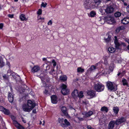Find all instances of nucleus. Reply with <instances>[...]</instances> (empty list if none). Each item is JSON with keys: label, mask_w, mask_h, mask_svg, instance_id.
Masks as SVG:
<instances>
[{"label": "nucleus", "mask_w": 129, "mask_h": 129, "mask_svg": "<svg viewBox=\"0 0 129 129\" xmlns=\"http://www.w3.org/2000/svg\"><path fill=\"white\" fill-rule=\"evenodd\" d=\"M22 108L23 110L26 112H29L31 110V109L28 107L27 105L26 104H24L22 105Z\"/></svg>", "instance_id": "obj_14"}, {"label": "nucleus", "mask_w": 129, "mask_h": 129, "mask_svg": "<svg viewBox=\"0 0 129 129\" xmlns=\"http://www.w3.org/2000/svg\"><path fill=\"white\" fill-rule=\"evenodd\" d=\"M126 121V118L122 117L116 119L115 121V124L116 125H118L121 123L125 122Z\"/></svg>", "instance_id": "obj_5"}, {"label": "nucleus", "mask_w": 129, "mask_h": 129, "mask_svg": "<svg viewBox=\"0 0 129 129\" xmlns=\"http://www.w3.org/2000/svg\"><path fill=\"white\" fill-rule=\"evenodd\" d=\"M113 110L114 113L116 114H118L119 111V108L117 107H113Z\"/></svg>", "instance_id": "obj_27"}, {"label": "nucleus", "mask_w": 129, "mask_h": 129, "mask_svg": "<svg viewBox=\"0 0 129 129\" xmlns=\"http://www.w3.org/2000/svg\"><path fill=\"white\" fill-rule=\"evenodd\" d=\"M22 121L24 123H25L26 122L25 121L24 119L23 118H22Z\"/></svg>", "instance_id": "obj_60"}, {"label": "nucleus", "mask_w": 129, "mask_h": 129, "mask_svg": "<svg viewBox=\"0 0 129 129\" xmlns=\"http://www.w3.org/2000/svg\"><path fill=\"white\" fill-rule=\"evenodd\" d=\"M61 110L62 113L66 115H67L68 113L67 112V108L66 107L63 106L61 108Z\"/></svg>", "instance_id": "obj_23"}, {"label": "nucleus", "mask_w": 129, "mask_h": 129, "mask_svg": "<svg viewBox=\"0 0 129 129\" xmlns=\"http://www.w3.org/2000/svg\"><path fill=\"white\" fill-rule=\"evenodd\" d=\"M3 112L4 114L7 115H9L10 114V112L9 110L6 108L5 109Z\"/></svg>", "instance_id": "obj_34"}, {"label": "nucleus", "mask_w": 129, "mask_h": 129, "mask_svg": "<svg viewBox=\"0 0 129 129\" xmlns=\"http://www.w3.org/2000/svg\"><path fill=\"white\" fill-rule=\"evenodd\" d=\"M96 15V13L94 11L90 12V16L91 17H93Z\"/></svg>", "instance_id": "obj_37"}, {"label": "nucleus", "mask_w": 129, "mask_h": 129, "mask_svg": "<svg viewBox=\"0 0 129 129\" xmlns=\"http://www.w3.org/2000/svg\"><path fill=\"white\" fill-rule=\"evenodd\" d=\"M93 112L92 111H89L88 112H85L83 113V114L85 117H87L90 116L93 114Z\"/></svg>", "instance_id": "obj_15"}, {"label": "nucleus", "mask_w": 129, "mask_h": 129, "mask_svg": "<svg viewBox=\"0 0 129 129\" xmlns=\"http://www.w3.org/2000/svg\"><path fill=\"white\" fill-rule=\"evenodd\" d=\"M51 102L52 103L54 104L57 103V98L55 95H53L51 97Z\"/></svg>", "instance_id": "obj_17"}, {"label": "nucleus", "mask_w": 129, "mask_h": 129, "mask_svg": "<svg viewBox=\"0 0 129 129\" xmlns=\"http://www.w3.org/2000/svg\"><path fill=\"white\" fill-rule=\"evenodd\" d=\"M108 50L109 52L111 53L114 52L115 50V48L111 47H109L108 48Z\"/></svg>", "instance_id": "obj_30"}, {"label": "nucleus", "mask_w": 129, "mask_h": 129, "mask_svg": "<svg viewBox=\"0 0 129 129\" xmlns=\"http://www.w3.org/2000/svg\"><path fill=\"white\" fill-rule=\"evenodd\" d=\"M94 89L98 92H100L103 91L104 88V85L99 83H97L94 85Z\"/></svg>", "instance_id": "obj_2"}, {"label": "nucleus", "mask_w": 129, "mask_h": 129, "mask_svg": "<svg viewBox=\"0 0 129 129\" xmlns=\"http://www.w3.org/2000/svg\"><path fill=\"white\" fill-rule=\"evenodd\" d=\"M97 68H96V66H95V65H92L89 68L87 71V73H90L91 72L94 71Z\"/></svg>", "instance_id": "obj_18"}, {"label": "nucleus", "mask_w": 129, "mask_h": 129, "mask_svg": "<svg viewBox=\"0 0 129 129\" xmlns=\"http://www.w3.org/2000/svg\"><path fill=\"white\" fill-rule=\"evenodd\" d=\"M87 94L88 96L90 97V98H92L96 96L95 92L93 90L88 91L87 92Z\"/></svg>", "instance_id": "obj_10"}, {"label": "nucleus", "mask_w": 129, "mask_h": 129, "mask_svg": "<svg viewBox=\"0 0 129 129\" xmlns=\"http://www.w3.org/2000/svg\"><path fill=\"white\" fill-rule=\"evenodd\" d=\"M121 30L119 27L117 28L116 29V31L117 33H118L119 31Z\"/></svg>", "instance_id": "obj_51"}, {"label": "nucleus", "mask_w": 129, "mask_h": 129, "mask_svg": "<svg viewBox=\"0 0 129 129\" xmlns=\"http://www.w3.org/2000/svg\"><path fill=\"white\" fill-rule=\"evenodd\" d=\"M40 70V68L38 65H35L32 67L31 69V72L33 73L37 72Z\"/></svg>", "instance_id": "obj_11"}, {"label": "nucleus", "mask_w": 129, "mask_h": 129, "mask_svg": "<svg viewBox=\"0 0 129 129\" xmlns=\"http://www.w3.org/2000/svg\"><path fill=\"white\" fill-rule=\"evenodd\" d=\"M127 11L129 12V5L126 7Z\"/></svg>", "instance_id": "obj_57"}, {"label": "nucleus", "mask_w": 129, "mask_h": 129, "mask_svg": "<svg viewBox=\"0 0 129 129\" xmlns=\"http://www.w3.org/2000/svg\"><path fill=\"white\" fill-rule=\"evenodd\" d=\"M121 15V13L119 12H116L114 14L115 17H120Z\"/></svg>", "instance_id": "obj_38"}, {"label": "nucleus", "mask_w": 129, "mask_h": 129, "mask_svg": "<svg viewBox=\"0 0 129 129\" xmlns=\"http://www.w3.org/2000/svg\"><path fill=\"white\" fill-rule=\"evenodd\" d=\"M27 105L32 110L35 106V104L30 100H28L27 103Z\"/></svg>", "instance_id": "obj_8"}, {"label": "nucleus", "mask_w": 129, "mask_h": 129, "mask_svg": "<svg viewBox=\"0 0 129 129\" xmlns=\"http://www.w3.org/2000/svg\"><path fill=\"white\" fill-rule=\"evenodd\" d=\"M119 27L121 30H123L125 29L124 27L123 26H121Z\"/></svg>", "instance_id": "obj_55"}, {"label": "nucleus", "mask_w": 129, "mask_h": 129, "mask_svg": "<svg viewBox=\"0 0 129 129\" xmlns=\"http://www.w3.org/2000/svg\"><path fill=\"white\" fill-rule=\"evenodd\" d=\"M3 26V23H0V29H2Z\"/></svg>", "instance_id": "obj_56"}, {"label": "nucleus", "mask_w": 129, "mask_h": 129, "mask_svg": "<svg viewBox=\"0 0 129 129\" xmlns=\"http://www.w3.org/2000/svg\"><path fill=\"white\" fill-rule=\"evenodd\" d=\"M5 108L2 106H0V110L3 112Z\"/></svg>", "instance_id": "obj_50"}, {"label": "nucleus", "mask_w": 129, "mask_h": 129, "mask_svg": "<svg viewBox=\"0 0 129 129\" xmlns=\"http://www.w3.org/2000/svg\"><path fill=\"white\" fill-rule=\"evenodd\" d=\"M11 118L13 120H15V117L14 116H11Z\"/></svg>", "instance_id": "obj_58"}, {"label": "nucleus", "mask_w": 129, "mask_h": 129, "mask_svg": "<svg viewBox=\"0 0 129 129\" xmlns=\"http://www.w3.org/2000/svg\"><path fill=\"white\" fill-rule=\"evenodd\" d=\"M94 2L91 3V5H92L93 8H96L101 3V0H93Z\"/></svg>", "instance_id": "obj_6"}, {"label": "nucleus", "mask_w": 129, "mask_h": 129, "mask_svg": "<svg viewBox=\"0 0 129 129\" xmlns=\"http://www.w3.org/2000/svg\"><path fill=\"white\" fill-rule=\"evenodd\" d=\"M42 13V10L41 9H39L37 12V14L38 15H40Z\"/></svg>", "instance_id": "obj_46"}, {"label": "nucleus", "mask_w": 129, "mask_h": 129, "mask_svg": "<svg viewBox=\"0 0 129 129\" xmlns=\"http://www.w3.org/2000/svg\"><path fill=\"white\" fill-rule=\"evenodd\" d=\"M42 67L43 70L45 71L46 73H47V70H49L50 69V67L46 63L44 64Z\"/></svg>", "instance_id": "obj_20"}, {"label": "nucleus", "mask_w": 129, "mask_h": 129, "mask_svg": "<svg viewBox=\"0 0 129 129\" xmlns=\"http://www.w3.org/2000/svg\"><path fill=\"white\" fill-rule=\"evenodd\" d=\"M122 82L123 83V85H127V83L125 79H124L122 80Z\"/></svg>", "instance_id": "obj_42"}, {"label": "nucleus", "mask_w": 129, "mask_h": 129, "mask_svg": "<svg viewBox=\"0 0 129 129\" xmlns=\"http://www.w3.org/2000/svg\"><path fill=\"white\" fill-rule=\"evenodd\" d=\"M64 123H61V126L64 129H67V127L70 125V123L66 119L64 120Z\"/></svg>", "instance_id": "obj_7"}, {"label": "nucleus", "mask_w": 129, "mask_h": 129, "mask_svg": "<svg viewBox=\"0 0 129 129\" xmlns=\"http://www.w3.org/2000/svg\"><path fill=\"white\" fill-rule=\"evenodd\" d=\"M13 14H9L8 15V16L10 18H13Z\"/></svg>", "instance_id": "obj_54"}, {"label": "nucleus", "mask_w": 129, "mask_h": 129, "mask_svg": "<svg viewBox=\"0 0 129 129\" xmlns=\"http://www.w3.org/2000/svg\"><path fill=\"white\" fill-rule=\"evenodd\" d=\"M127 48L129 50V45L127 47Z\"/></svg>", "instance_id": "obj_64"}, {"label": "nucleus", "mask_w": 129, "mask_h": 129, "mask_svg": "<svg viewBox=\"0 0 129 129\" xmlns=\"http://www.w3.org/2000/svg\"><path fill=\"white\" fill-rule=\"evenodd\" d=\"M89 1V0H87L84 2V5L85 8L86 10L94 9L92 7L93 6L92 5L91 3L90 4Z\"/></svg>", "instance_id": "obj_3"}, {"label": "nucleus", "mask_w": 129, "mask_h": 129, "mask_svg": "<svg viewBox=\"0 0 129 129\" xmlns=\"http://www.w3.org/2000/svg\"><path fill=\"white\" fill-rule=\"evenodd\" d=\"M78 119L79 120H83V118H79Z\"/></svg>", "instance_id": "obj_61"}, {"label": "nucleus", "mask_w": 129, "mask_h": 129, "mask_svg": "<svg viewBox=\"0 0 129 129\" xmlns=\"http://www.w3.org/2000/svg\"><path fill=\"white\" fill-rule=\"evenodd\" d=\"M78 95L77 96H78L79 98H82L84 96L83 92L82 91H80L79 94L78 93Z\"/></svg>", "instance_id": "obj_36"}, {"label": "nucleus", "mask_w": 129, "mask_h": 129, "mask_svg": "<svg viewBox=\"0 0 129 129\" xmlns=\"http://www.w3.org/2000/svg\"><path fill=\"white\" fill-rule=\"evenodd\" d=\"M61 87L62 89H67V86L64 84H62Z\"/></svg>", "instance_id": "obj_41"}, {"label": "nucleus", "mask_w": 129, "mask_h": 129, "mask_svg": "<svg viewBox=\"0 0 129 129\" xmlns=\"http://www.w3.org/2000/svg\"><path fill=\"white\" fill-rule=\"evenodd\" d=\"M67 79V77L65 75L61 76L60 77L59 79L63 81H66Z\"/></svg>", "instance_id": "obj_31"}, {"label": "nucleus", "mask_w": 129, "mask_h": 129, "mask_svg": "<svg viewBox=\"0 0 129 129\" xmlns=\"http://www.w3.org/2000/svg\"><path fill=\"white\" fill-rule=\"evenodd\" d=\"M114 38L115 39L114 42L115 45V47L117 49H119V47L120 45V44L118 42V40L117 39V37L115 36Z\"/></svg>", "instance_id": "obj_21"}, {"label": "nucleus", "mask_w": 129, "mask_h": 129, "mask_svg": "<svg viewBox=\"0 0 129 129\" xmlns=\"http://www.w3.org/2000/svg\"><path fill=\"white\" fill-rule=\"evenodd\" d=\"M36 109H34L33 110V113H36Z\"/></svg>", "instance_id": "obj_59"}, {"label": "nucleus", "mask_w": 129, "mask_h": 129, "mask_svg": "<svg viewBox=\"0 0 129 129\" xmlns=\"http://www.w3.org/2000/svg\"><path fill=\"white\" fill-rule=\"evenodd\" d=\"M122 23L124 24H127L129 23V17L124 18L121 20Z\"/></svg>", "instance_id": "obj_22"}, {"label": "nucleus", "mask_w": 129, "mask_h": 129, "mask_svg": "<svg viewBox=\"0 0 129 129\" xmlns=\"http://www.w3.org/2000/svg\"><path fill=\"white\" fill-rule=\"evenodd\" d=\"M107 22L110 24H112L115 22L114 18L111 16H109L107 18Z\"/></svg>", "instance_id": "obj_9"}, {"label": "nucleus", "mask_w": 129, "mask_h": 129, "mask_svg": "<svg viewBox=\"0 0 129 129\" xmlns=\"http://www.w3.org/2000/svg\"><path fill=\"white\" fill-rule=\"evenodd\" d=\"M43 93L44 94L46 95H48L49 94V91L48 90H47L46 89H45L44 91L43 92Z\"/></svg>", "instance_id": "obj_48"}, {"label": "nucleus", "mask_w": 129, "mask_h": 129, "mask_svg": "<svg viewBox=\"0 0 129 129\" xmlns=\"http://www.w3.org/2000/svg\"><path fill=\"white\" fill-rule=\"evenodd\" d=\"M119 72L117 74L118 76L120 75L121 77H122L125 73V72L124 71H123L122 72H121V71H119Z\"/></svg>", "instance_id": "obj_35"}, {"label": "nucleus", "mask_w": 129, "mask_h": 129, "mask_svg": "<svg viewBox=\"0 0 129 129\" xmlns=\"http://www.w3.org/2000/svg\"><path fill=\"white\" fill-rule=\"evenodd\" d=\"M114 8L113 5L108 6L105 9V11L107 13H111L114 11Z\"/></svg>", "instance_id": "obj_4"}, {"label": "nucleus", "mask_w": 129, "mask_h": 129, "mask_svg": "<svg viewBox=\"0 0 129 129\" xmlns=\"http://www.w3.org/2000/svg\"><path fill=\"white\" fill-rule=\"evenodd\" d=\"M69 89H61V92L64 95H67L69 94Z\"/></svg>", "instance_id": "obj_24"}, {"label": "nucleus", "mask_w": 129, "mask_h": 129, "mask_svg": "<svg viewBox=\"0 0 129 129\" xmlns=\"http://www.w3.org/2000/svg\"><path fill=\"white\" fill-rule=\"evenodd\" d=\"M78 92L77 89H75L72 93V95L74 97L77 96L78 95Z\"/></svg>", "instance_id": "obj_25"}, {"label": "nucleus", "mask_w": 129, "mask_h": 129, "mask_svg": "<svg viewBox=\"0 0 129 129\" xmlns=\"http://www.w3.org/2000/svg\"><path fill=\"white\" fill-rule=\"evenodd\" d=\"M113 68L112 66H110L109 67V71L108 69H106L104 70V72H103V74H109L110 73V72H111L113 71Z\"/></svg>", "instance_id": "obj_16"}, {"label": "nucleus", "mask_w": 129, "mask_h": 129, "mask_svg": "<svg viewBox=\"0 0 129 129\" xmlns=\"http://www.w3.org/2000/svg\"><path fill=\"white\" fill-rule=\"evenodd\" d=\"M16 127L18 129H24V127L19 124V125H18V126H17Z\"/></svg>", "instance_id": "obj_43"}, {"label": "nucleus", "mask_w": 129, "mask_h": 129, "mask_svg": "<svg viewBox=\"0 0 129 129\" xmlns=\"http://www.w3.org/2000/svg\"><path fill=\"white\" fill-rule=\"evenodd\" d=\"M115 122L114 121H110L109 123L108 127V129H113L114 126Z\"/></svg>", "instance_id": "obj_13"}, {"label": "nucleus", "mask_w": 129, "mask_h": 129, "mask_svg": "<svg viewBox=\"0 0 129 129\" xmlns=\"http://www.w3.org/2000/svg\"><path fill=\"white\" fill-rule=\"evenodd\" d=\"M20 20L21 21H26L27 19L26 18L25 15L23 14H21L20 16Z\"/></svg>", "instance_id": "obj_28"}, {"label": "nucleus", "mask_w": 129, "mask_h": 129, "mask_svg": "<svg viewBox=\"0 0 129 129\" xmlns=\"http://www.w3.org/2000/svg\"><path fill=\"white\" fill-rule=\"evenodd\" d=\"M58 122L59 123H62L64 121V119L63 118H59L58 119Z\"/></svg>", "instance_id": "obj_44"}, {"label": "nucleus", "mask_w": 129, "mask_h": 129, "mask_svg": "<svg viewBox=\"0 0 129 129\" xmlns=\"http://www.w3.org/2000/svg\"><path fill=\"white\" fill-rule=\"evenodd\" d=\"M108 108L104 106L102 107L101 109V111H104L107 112H108Z\"/></svg>", "instance_id": "obj_33"}, {"label": "nucleus", "mask_w": 129, "mask_h": 129, "mask_svg": "<svg viewBox=\"0 0 129 129\" xmlns=\"http://www.w3.org/2000/svg\"><path fill=\"white\" fill-rule=\"evenodd\" d=\"M49 73L52 75H54V76L56 74V72L54 69H52L51 70Z\"/></svg>", "instance_id": "obj_39"}, {"label": "nucleus", "mask_w": 129, "mask_h": 129, "mask_svg": "<svg viewBox=\"0 0 129 129\" xmlns=\"http://www.w3.org/2000/svg\"><path fill=\"white\" fill-rule=\"evenodd\" d=\"M47 5V4L46 3L44 4V3L43 2L42 3L41 5L44 8L46 7V6Z\"/></svg>", "instance_id": "obj_47"}, {"label": "nucleus", "mask_w": 129, "mask_h": 129, "mask_svg": "<svg viewBox=\"0 0 129 129\" xmlns=\"http://www.w3.org/2000/svg\"><path fill=\"white\" fill-rule=\"evenodd\" d=\"M84 71V69L81 67H78L77 69V72L79 73H82Z\"/></svg>", "instance_id": "obj_32"}, {"label": "nucleus", "mask_w": 129, "mask_h": 129, "mask_svg": "<svg viewBox=\"0 0 129 129\" xmlns=\"http://www.w3.org/2000/svg\"><path fill=\"white\" fill-rule=\"evenodd\" d=\"M13 123L16 127L18 126V125H19V124L15 120H13Z\"/></svg>", "instance_id": "obj_40"}, {"label": "nucleus", "mask_w": 129, "mask_h": 129, "mask_svg": "<svg viewBox=\"0 0 129 129\" xmlns=\"http://www.w3.org/2000/svg\"><path fill=\"white\" fill-rule=\"evenodd\" d=\"M87 128H88V129H92L93 128L90 125H87Z\"/></svg>", "instance_id": "obj_53"}, {"label": "nucleus", "mask_w": 129, "mask_h": 129, "mask_svg": "<svg viewBox=\"0 0 129 129\" xmlns=\"http://www.w3.org/2000/svg\"><path fill=\"white\" fill-rule=\"evenodd\" d=\"M5 65V62L3 59L0 58V68H2Z\"/></svg>", "instance_id": "obj_26"}, {"label": "nucleus", "mask_w": 129, "mask_h": 129, "mask_svg": "<svg viewBox=\"0 0 129 129\" xmlns=\"http://www.w3.org/2000/svg\"><path fill=\"white\" fill-rule=\"evenodd\" d=\"M105 64H106L107 63V62L106 60H105Z\"/></svg>", "instance_id": "obj_63"}, {"label": "nucleus", "mask_w": 129, "mask_h": 129, "mask_svg": "<svg viewBox=\"0 0 129 129\" xmlns=\"http://www.w3.org/2000/svg\"><path fill=\"white\" fill-rule=\"evenodd\" d=\"M111 36L109 34H107L104 38V40L106 43H109L111 41Z\"/></svg>", "instance_id": "obj_19"}, {"label": "nucleus", "mask_w": 129, "mask_h": 129, "mask_svg": "<svg viewBox=\"0 0 129 129\" xmlns=\"http://www.w3.org/2000/svg\"><path fill=\"white\" fill-rule=\"evenodd\" d=\"M52 24V22L51 20H50L48 22V24L49 25H51Z\"/></svg>", "instance_id": "obj_52"}, {"label": "nucleus", "mask_w": 129, "mask_h": 129, "mask_svg": "<svg viewBox=\"0 0 129 129\" xmlns=\"http://www.w3.org/2000/svg\"><path fill=\"white\" fill-rule=\"evenodd\" d=\"M3 77L4 79L7 80H8V76H7L6 74H4L3 76Z\"/></svg>", "instance_id": "obj_45"}, {"label": "nucleus", "mask_w": 129, "mask_h": 129, "mask_svg": "<svg viewBox=\"0 0 129 129\" xmlns=\"http://www.w3.org/2000/svg\"><path fill=\"white\" fill-rule=\"evenodd\" d=\"M126 41L129 44V39H127L126 40Z\"/></svg>", "instance_id": "obj_62"}, {"label": "nucleus", "mask_w": 129, "mask_h": 129, "mask_svg": "<svg viewBox=\"0 0 129 129\" xmlns=\"http://www.w3.org/2000/svg\"><path fill=\"white\" fill-rule=\"evenodd\" d=\"M107 85L109 89L113 91L117 90V86L110 81H108L107 83Z\"/></svg>", "instance_id": "obj_1"}, {"label": "nucleus", "mask_w": 129, "mask_h": 129, "mask_svg": "<svg viewBox=\"0 0 129 129\" xmlns=\"http://www.w3.org/2000/svg\"><path fill=\"white\" fill-rule=\"evenodd\" d=\"M44 18L42 17L39 15L38 16L37 20L39 21V22L43 23L44 22Z\"/></svg>", "instance_id": "obj_29"}, {"label": "nucleus", "mask_w": 129, "mask_h": 129, "mask_svg": "<svg viewBox=\"0 0 129 129\" xmlns=\"http://www.w3.org/2000/svg\"><path fill=\"white\" fill-rule=\"evenodd\" d=\"M14 95L12 92H9L8 95V99L9 102L12 103L13 101Z\"/></svg>", "instance_id": "obj_12"}, {"label": "nucleus", "mask_w": 129, "mask_h": 129, "mask_svg": "<svg viewBox=\"0 0 129 129\" xmlns=\"http://www.w3.org/2000/svg\"><path fill=\"white\" fill-rule=\"evenodd\" d=\"M52 62L53 63V66L54 67L56 65V62L54 60L52 61Z\"/></svg>", "instance_id": "obj_49"}]
</instances>
